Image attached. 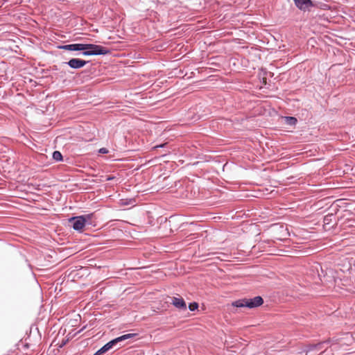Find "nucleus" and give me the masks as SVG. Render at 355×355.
Wrapping results in <instances>:
<instances>
[{"label": "nucleus", "mask_w": 355, "mask_h": 355, "mask_svg": "<svg viewBox=\"0 0 355 355\" xmlns=\"http://www.w3.org/2000/svg\"><path fill=\"white\" fill-rule=\"evenodd\" d=\"M60 48L68 50V51H85L86 50L85 44H67L64 46H62Z\"/></svg>", "instance_id": "7"}, {"label": "nucleus", "mask_w": 355, "mask_h": 355, "mask_svg": "<svg viewBox=\"0 0 355 355\" xmlns=\"http://www.w3.org/2000/svg\"><path fill=\"white\" fill-rule=\"evenodd\" d=\"M92 214H87L85 216H80L73 217L70 219V222L72 223V227L74 230L80 231L85 227V225L87 220H89Z\"/></svg>", "instance_id": "4"}, {"label": "nucleus", "mask_w": 355, "mask_h": 355, "mask_svg": "<svg viewBox=\"0 0 355 355\" xmlns=\"http://www.w3.org/2000/svg\"><path fill=\"white\" fill-rule=\"evenodd\" d=\"M136 336H137L136 334H125L121 336H119V337L108 342L103 347H102L100 349H98L94 355H101V354L105 353L106 352H107L108 350H110V349H112L116 343H118L121 341L129 339V338H132Z\"/></svg>", "instance_id": "2"}, {"label": "nucleus", "mask_w": 355, "mask_h": 355, "mask_svg": "<svg viewBox=\"0 0 355 355\" xmlns=\"http://www.w3.org/2000/svg\"><path fill=\"white\" fill-rule=\"evenodd\" d=\"M198 308V304L196 303V302H193V303H191L189 305V309L191 310V311H195Z\"/></svg>", "instance_id": "11"}, {"label": "nucleus", "mask_w": 355, "mask_h": 355, "mask_svg": "<svg viewBox=\"0 0 355 355\" xmlns=\"http://www.w3.org/2000/svg\"><path fill=\"white\" fill-rule=\"evenodd\" d=\"M295 6L301 10H306L313 6L311 0H293Z\"/></svg>", "instance_id": "5"}, {"label": "nucleus", "mask_w": 355, "mask_h": 355, "mask_svg": "<svg viewBox=\"0 0 355 355\" xmlns=\"http://www.w3.org/2000/svg\"><path fill=\"white\" fill-rule=\"evenodd\" d=\"M320 345H321V344H318V345H315L310 347L308 352H310L313 351L315 349H317L318 351L320 349Z\"/></svg>", "instance_id": "12"}, {"label": "nucleus", "mask_w": 355, "mask_h": 355, "mask_svg": "<svg viewBox=\"0 0 355 355\" xmlns=\"http://www.w3.org/2000/svg\"><path fill=\"white\" fill-rule=\"evenodd\" d=\"M53 158L56 161H60L62 159V155L59 151H54L53 153Z\"/></svg>", "instance_id": "9"}, {"label": "nucleus", "mask_w": 355, "mask_h": 355, "mask_svg": "<svg viewBox=\"0 0 355 355\" xmlns=\"http://www.w3.org/2000/svg\"><path fill=\"white\" fill-rule=\"evenodd\" d=\"M286 121L288 124L295 125L297 123V119L295 117L288 116L286 118Z\"/></svg>", "instance_id": "10"}, {"label": "nucleus", "mask_w": 355, "mask_h": 355, "mask_svg": "<svg viewBox=\"0 0 355 355\" xmlns=\"http://www.w3.org/2000/svg\"><path fill=\"white\" fill-rule=\"evenodd\" d=\"M99 153L102 154H106L108 153V150L106 148H101L99 149Z\"/></svg>", "instance_id": "13"}, {"label": "nucleus", "mask_w": 355, "mask_h": 355, "mask_svg": "<svg viewBox=\"0 0 355 355\" xmlns=\"http://www.w3.org/2000/svg\"><path fill=\"white\" fill-rule=\"evenodd\" d=\"M171 304L178 309H186L187 308L186 303L182 297H173L171 298Z\"/></svg>", "instance_id": "8"}, {"label": "nucleus", "mask_w": 355, "mask_h": 355, "mask_svg": "<svg viewBox=\"0 0 355 355\" xmlns=\"http://www.w3.org/2000/svg\"><path fill=\"white\" fill-rule=\"evenodd\" d=\"M86 63L87 62L85 60L78 58H72L68 62H67V64L73 69L82 68L86 64Z\"/></svg>", "instance_id": "6"}, {"label": "nucleus", "mask_w": 355, "mask_h": 355, "mask_svg": "<svg viewBox=\"0 0 355 355\" xmlns=\"http://www.w3.org/2000/svg\"><path fill=\"white\" fill-rule=\"evenodd\" d=\"M263 303V300L261 297L257 296L252 299H241L233 302L232 306L234 307H248L250 309L255 308L261 306Z\"/></svg>", "instance_id": "1"}, {"label": "nucleus", "mask_w": 355, "mask_h": 355, "mask_svg": "<svg viewBox=\"0 0 355 355\" xmlns=\"http://www.w3.org/2000/svg\"><path fill=\"white\" fill-rule=\"evenodd\" d=\"M328 217H329V216H325V217H324V221H325V222H326V221H329Z\"/></svg>", "instance_id": "14"}, {"label": "nucleus", "mask_w": 355, "mask_h": 355, "mask_svg": "<svg viewBox=\"0 0 355 355\" xmlns=\"http://www.w3.org/2000/svg\"><path fill=\"white\" fill-rule=\"evenodd\" d=\"M86 50L83 51L84 55H105L108 53V50L100 45L85 44Z\"/></svg>", "instance_id": "3"}, {"label": "nucleus", "mask_w": 355, "mask_h": 355, "mask_svg": "<svg viewBox=\"0 0 355 355\" xmlns=\"http://www.w3.org/2000/svg\"><path fill=\"white\" fill-rule=\"evenodd\" d=\"M162 146H164V145L157 146L155 148L162 147Z\"/></svg>", "instance_id": "15"}]
</instances>
